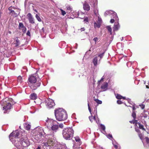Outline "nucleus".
<instances>
[{"mask_svg":"<svg viewBox=\"0 0 149 149\" xmlns=\"http://www.w3.org/2000/svg\"><path fill=\"white\" fill-rule=\"evenodd\" d=\"M21 133L18 130L13 131L9 135V138L17 149H25L30 142L26 137L22 136Z\"/></svg>","mask_w":149,"mask_h":149,"instance_id":"obj_1","label":"nucleus"},{"mask_svg":"<svg viewBox=\"0 0 149 149\" xmlns=\"http://www.w3.org/2000/svg\"><path fill=\"white\" fill-rule=\"evenodd\" d=\"M56 118L58 121L65 120L67 118V115L65 110L62 108L56 109L54 111Z\"/></svg>","mask_w":149,"mask_h":149,"instance_id":"obj_2","label":"nucleus"},{"mask_svg":"<svg viewBox=\"0 0 149 149\" xmlns=\"http://www.w3.org/2000/svg\"><path fill=\"white\" fill-rule=\"evenodd\" d=\"M89 3L91 6H93L94 8V14L97 18V22L100 24V27L102 23V20L101 18L100 17L99 14L98 13V10L97 9V0H89Z\"/></svg>","mask_w":149,"mask_h":149,"instance_id":"obj_3","label":"nucleus"},{"mask_svg":"<svg viewBox=\"0 0 149 149\" xmlns=\"http://www.w3.org/2000/svg\"><path fill=\"white\" fill-rule=\"evenodd\" d=\"M62 134L63 137L66 139H70L73 135L74 130L70 127L65 128L63 130Z\"/></svg>","mask_w":149,"mask_h":149,"instance_id":"obj_4","label":"nucleus"},{"mask_svg":"<svg viewBox=\"0 0 149 149\" xmlns=\"http://www.w3.org/2000/svg\"><path fill=\"white\" fill-rule=\"evenodd\" d=\"M34 130L36 133H37V134L35 135V137L36 139L38 141L40 139L41 136L45 135V134L42 128L41 127H37Z\"/></svg>","mask_w":149,"mask_h":149,"instance_id":"obj_5","label":"nucleus"},{"mask_svg":"<svg viewBox=\"0 0 149 149\" xmlns=\"http://www.w3.org/2000/svg\"><path fill=\"white\" fill-rule=\"evenodd\" d=\"M104 15H112V16L111 17L112 18L110 21V22L112 23L114 22V21H118V18L117 16L116 13L113 11H106L104 13Z\"/></svg>","mask_w":149,"mask_h":149,"instance_id":"obj_6","label":"nucleus"},{"mask_svg":"<svg viewBox=\"0 0 149 149\" xmlns=\"http://www.w3.org/2000/svg\"><path fill=\"white\" fill-rule=\"evenodd\" d=\"M47 136L49 139L47 142L42 143V146L45 147H49V146L52 145L53 143L54 140V136L53 134H48L47 135Z\"/></svg>","mask_w":149,"mask_h":149,"instance_id":"obj_7","label":"nucleus"},{"mask_svg":"<svg viewBox=\"0 0 149 149\" xmlns=\"http://www.w3.org/2000/svg\"><path fill=\"white\" fill-rule=\"evenodd\" d=\"M5 102L4 104H3V110L4 111L3 112L4 113H7L8 110L10 109L12 107V106L10 103L9 102H6L5 100H3L1 102V104H2L3 102Z\"/></svg>","mask_w":149,"mask_h":149,"instance_id":"obj_8","label":"nucleus"},{"mask_svg":"<svg viewBox=\"0 0 149 149\" xmlns=\"http://www.w3.org/2000/svg\"><path fill=\"white\" fill-rule=\"evenodd\" d=\"M40 81H37L36 78L35 81L34 82L33 84L31 85V88L32 90H35L40 86Z\"/></svg>","mask_w":149,"mask_h":149,"instance_id":"obj_9","label":"nucleus"},{"mask_svg":"<svg viewBox=\"0 0 149 149\" xmlns=\"http://www.w3.org/2000/svg\"><path fill=\"white\" fill-rule=\"evenodd\" d=\"M36 74H33L32 76L29 77V82L28 83L30 87L31 88V85L33 84L34 82H35L36 79Z\"/></svg>","mask_w":149,"mask_h":149,"instance_id":"obj_10","label":"nucleus"},{"mask_svg":"<svg viewBox=\"0 0 149 149\" xmlns=\"http://www.w3.org/2000/svg\"><path fill=\"white\" fill-rule=\"evenodd\" d=\"M54 122H56V121L52 119L47 118V119L46 120L45 125L48 128H50V127L52 128V127Z\"/></svg>","mask_w":149,"mask_h":149,"instance_id":"obj_11","label":"nucleus"},{"mask_svg":"<svg viewBox=\"0 0 149 149\" xmlns=\"http://www.w3.org/2000/svg\"><path fill=\"white\" fill-rule=\"evenodd\" d=\"M55 103L54 100L51 99H48L46 100V105H47L49 108H51L55 105Z\"/></svg>","mask_w":149,"mask_h":149,"instance_id":"obj_12","label":"nucleus"},{"mask_svg":"<svg viewBox=\"0 0 149 149\" xmlns=\"http://www.w3.org/2000/svg\"><path fill=\"white\" fill-rule=\"evenodd\" d=\"M27 16L29 21V22L31 23L34 24L35 23L34 19L32 15L30 13H28L27 15Z\"/></svg>","mask_w":149,"mask_h":149,"instance_id":"obj_13","label":"nucleus"},{"mask_svg":"<svg viewBox=\"0 0 149 149\" xmlns=\"http://www.w3.org/2000/svg\"><path fill=\"white\" fill-rule=\"evenodd\" d=\"M88 110L91 115V116H89V119L90 121H91V122H92L93 121V119H94V120H95V118L96 116L95 115L93 117V118L92 117V113L91 112V108L89 105V104L88 103Z\"/></svg>","mask_w":149,"mask_h":149,"instance_id":"obj_14","label":"nucleus"},{"mask_svg":"<svg viewBox=\"0 0 149 149\" xmlns=\"http://www.w3.org/2000/svg\"><path fill=\"white\" fill-rule=\"evenodd\" d=\"M101 88L103 91H105L107 90L108 88V83L107 82L103 83L102 84Z\"/></svg>","mask_w":149,"mask_h":149,"instance_id":"obj_15","label":"nucleus"},{"mask_svg":"<svg viewBox=\"0 0 149 149\" xmlns=\"http://www.w3.org/2000/svg\"><path fill=\"white\" fill-rule=\"evenodd\" d=\"M83 8L84 10L86 11H89L90 9V6L86 1H85L83 4Z\"/></svg>","mask_w":149,"mask_h":149,"instance_id":"obj_16","label":"nucleus"},{"mask_svg":"<svg viewBox=\"0 0 149 149\" xmlns=\"http://www.w3.org/2000/svg\"><path fill=\"white\" fill-rule=\"evenodd\" d=\"M117 21V22L115 23L114 25L113 26V30L114 31H117L120 28V25H119L118 23V19Z\"/></svg>","mask_w":149,"mask_h":149,"instance_id":"obj_17","label":"nucleus"},{"mask_svg":"<svg viewBox=\"0 0 149 149\" xmlns=\"http://www.w3.org/2000/svg\"><path fill=\"white\" fill-rule=\"evenodd\" d=\"M56 122H54L52 125V126L51 127L52 130L54 131V132H56L57 130H58L59 126L58 125L55 124L56 123Z\"/></svg>","mask_w":149,"mask_h":149,"instance_id":"obj_18","label":"nucleus"},{"mask_svg":"<svg viewBox=\"0 0 149 149\" xmlns=\"http://www.w3.org/2000/svg\"><path fill=\"white\" fill-rule=\"evenodd\" d=\"M24 127L26 130H29L31 127V125L30 124L25 123L24 124Z\"/></svg>","mask_w":149,"mask_h":149,"instance_id":"obj_19","label":"nucleus"},{"mask_svg":"<svg viewBox=\"0 0 149 149\" xmlns=\"http://www.w3.org/2000/svg\"><path fill=\"white\" fill-rule=\"evenodd\" d=\"M67 9V13H70L71 12H72V7H71L70 6H68L66 7Z\"/></svg>","mask_w":149,"mask_h":149,"instance_id":"obj_20","label":"nucleus"},{"mask_svg":"<svg viewBox=\"0 0 149 149\" xmlns=\"http://www.w3.org/2000/svg\"><path fill=\"white\" fill-rule=\"evenodd\" d=\"M30 98L32 100H36L37 98V96L36 93H32L30 95Z\"/></svg>","mask_w":149,"mask_h":149,"instance_id":"obj_21","label":"nucleus"},{"mask_svg":"<svg viewBox=\"0 0 149 149\" xmlns=\"http://www.w3.org/2000/svg\"><path fill=\"white\" fill-rule=\"evenodd\" d=\"M97 57H95L93 59V64L95 66H96L97 64Z\"/></svg>","mask_w":149,"mask_h":149,"instance_id":"obj_22","label":"nucleus"},{"mask_svg":"<svg viewBox=\"0 0 149 149\" xmlns=\"http://www.w3.org/2000/svg\"><path fill=\"white\" fill-rule=\"evenodd\" d=\"M100 128L103 131V133H104V132H105V125H104L101 124L100 125Z\"/></svg>","mask_w":149,"mask_h":149,"instance_id":"obj_23","label":"nucleus"},{"mask_svg":"<svg viewBox=\"0 0 149 149\" xmlns=\"http://www.w3.org/2000/svg\"><path fill=\"white\" fill-rule=\"evenodd\" d=\"M100 27V24H98L97 21V22H95L94 24V27L95 29L97 28H99Z\"/></svg>","mask_w":149,"mask_h":149,"instance_id":"obj_24","label":"nucleus"},{"mask_svg":"<svg viewBox=\"0 0 149 149\" xmlns=\"http://www.w3.org/2000/svg\"><path fill=\"white\" fill-rule=\"evenodd\" d=\"M16 47L18 46L20 44V41L19 40V39L17 38V39L16 40V42L15 43Z\"/></svg>","mask_w":149,"mask_h":149,"instance_id":"obj_25","label":"nucleus"},{"mask_svg":"<svg viewBox=\"0 0 149 149\" xmlns=\"http://www.w3.org/2000/svg\"><path fill=\"white\" fill-rule=\"evenodd\" d=\"M137 124L139 126V128L140 129H142L143 130H145V129L143 127V125L141 124L140 123L137 122Z\"/></svg>","mask_w":149,"mask_h":149,"instance_id":"obj_26","label":"nucleus"},{"mask_svg":"<svg viewBox=\"0 0 149 149\" xmlns=\"http://www.w3.org/2000/svg\"><path fill=\"white\" fill-rule=\"evenodd\" d=\"M107 28L108 30V31L110 32L111 35L112 34V32L111 26H108L107 27Z\"/></svg>","mask_w":149,"mask_h":149,"instance_id":"obj_27","label":"nucleus"},{"mask_svg":"<svg viewBox=\"0 0 149 149\" xmlns=\"http://www.w3.org/2000/svg\"><path fill=\"white\" fill-rule=\"evenodd\" d=\"M75 140L76 141L78 142L80 144L81 143V140L79 137L76 136L74 137Z\"/></svg>","mask_w":149,"mask_h":149,"instance_id":"obj_28","label":"nucleus"},{"mask_svg":"<svg viewBox=\"0 0 149 149\" xmlns=\"http://www.w3.org/2000/svg\"><path fill=\"white\" fill-rule=\"evenodd\" d=\"M17 80L18 82L21 83L22 81V78L20 76H19L17 77Z\"/></svg>","mask_w":149,"mask_h":149,"instance_id":"obj_29","label":"nucleus"},{"mask_svg":"<svg viewBox=\"0 0 149 149\" xmlns=\"http://www.w3.org/2000/svg\"><path fill=\"white\" fill-rule=\"evenodd\" d=\"M23 25H24V24H23V23H22V22H20V23H19V29H20L22 30V27H23Z\"/></svg>","mask_w":149,"mask_h":149,"instance_id":"obj_30","label":"nucleus"},{"mask_svg":"<svg viewBox=\"0 0 149 149\" xmlns=\"http://www.w3.org/2000/svg\"><path fill=\"white\" fill-rule=\"evenodd\" d=\"M95 101L97 103H98V104H102V102L101 100H99L98 99H95Z\"/></svg>","mask_w":149,"mask_h":149,"instance_id":"obj_31","label":"nucleus"},{"mask_svg":"<svg viewBox=\"0 0 149 149\" xmlns=\"http://www.w3.org/2000/svg\"><path fill=\"white\" fill-rule=\"evenodd\" d=\"M116 97L117 99H122L123 97L121 95H120V94H117L116 95Z\"/></svg>","mask_w":149,"mask_h":149,"instance_id":"obj_32","label":"nucleus"},{"mask_svg":"<svg viewBox=\"0 0 149 149\" xmlns=\"http://www.w3.org/2000/svg\"><path fill=\"white\" fill-rule=\"evenodd\" d=\"M36 17L37 18V19L38 20V21H39V22H41V18H40L39 16L38 15V14H36Z\"/></svg>","mask_w":149,"mask_h":149,"instance_id":"obj_33","label":"nucleus"},{"mask_svg":"<svg viewBox=\"0 0 149 149\" xmlns=\"http://www.w3.org/2000/svg\"><path fill=\"white\" fill-rule=\"evenodd\" d=\"M26 28L24 26V25L23 26V27H22V31L23 33H25L26 32Z\"/></svg>","mask_w":149,"mask_h":149,"instance_id":"obj_34","label":"nucleus"},{"mask_svg":"<svg viewBox=\"0 0 149 149\" xmlns=\"http://www.w3.org/2000/svg\"><path fill=\"white\" fill-rule=\"evenodd\" d=\"M132 115L134 119H135L136 118V114L135 111H133Z\"/></svg>","mask_w":149,"mask_h":149,"instance_id":"obj_35","label":"nucleus"},{"mask_svg":"<svg viewBox=\"0 0 149 149\" xmlns=\"http://www.w3.org/2000/svg\"><path fill=\"white\" fill-rule=\"evenodd\" d=\"M132 106H130V105H129V106H130V107H132V109H133V111H134L136 109V108L135 107V106L134 105V103H132Z\"/></svg>","mask_w":149,"mask_h":149,"instance_id":"obj_36","label":"nucleus"},{"mask_svg":"<svg viewBox=\"0 0 149 149\" xmlns=\"http://www.w3.org/2000/svg\"><path fill=\"white\" fill-rule=\"evenodd\" d=\"M138 135L141 139H143V135L142 134H141L140 132H139V133H138Z\"/></svg>","mask_w":149,"mask_h":149,"instance_id":"obj_37","label":"nucleus"},{"mask_svg":"<svg viewBox=\"0 0 149 149\" xmlns=\"http://www.w3.org/2000/svg\"><path fill=\"white\" fill-rule=\"evenodd\" d=\"M61 11V13L62 15H64L66 13V12L65 11L63 10L62 9H60Z\"/></svg>","mask_w":149,"mask_h":149,"instance_id":"obj_38","label":"nucleus"},{"mask_svg":"<svg viewBox=\"0 0 149 149\" xmlns=\"http://www.w3.org/2000/svg\"><path fill=\"white\" fill-rule=\"evenodd\" d=\"M144 139L147 143L148 144L149 143V138L148 137H146Z\"/></svg>","mask_w":149,"mask_h":149,"instance_id":"obj_39","label":"nucleus"},{"mask_svg":"<svg viewBox=\"0 0 149 149\" xmlns=\"http://www.w3.org/2000/svg\"><path fill=\"white\" fill-rule=\"evenodd\" d=\"M107 136L108 138L109 139H110L111 138L112 139L113 138L112 136L111 135V134H109L108 135H107Z\"/></svg>","mask_w":149,"mask_h":149,"instance_id":"obj_40","label":"nucleus"},{"mask_svg":"<svg viewBox=\"0 0 149 149\" xmlns=\"http://www.w3.org/2000/svg\"><path fill=\"white\" fill-rule=\"evenodd\" d=\"M76 13L77 15H75V16H79V13L78 12H73V14L74 15Z\"/></svg>","mask_w":149,"mask_h":149,"instance_id":"obj_41","label":"nucleus"},{"mask_svg":"<svg viewBox=\"0 0 149 149\" xmlns=\"http://www.w3.org/2000/svg\"><path fill=\"white\" fill-rule=\"evenodd\" d=\"M104 52H103V53L100 54V55H98V56L100 57V58H102V57H103L104 54Z\"/></svg>","mask_w":149,"mask_h":149,"instance_id":"obj_42","label":"nucleus"},{"mask_svg":"<svg viewBox=\"0 0 149 149\" xmlns=\"http://www.w3.org/2000/svg\"><path fill=\"white\" fill-rule=\"evenodd\" d=\"M126 100H127L128 102L129 103H130L131 104H132V103H131V101L128 98H127L126 99Z\"/></svg>","mask_w":149,"mask_h":149,"instance_id":"obj_43","label":"nucleus"},{"mask_svg":"<svg viewBox=\"0 0 149 149\" xmlns=\"http://www.w3.org/2000/svg\"><path fill=\"white\" fill-rule=\"evenodd\" d=\"M133 124H134V123H135V124H137L138 121L134 119L133 120Z\"/></svg>","mask_w":149,"mask_h":149,"instance_id":"obj_44","label":"nucleus"},{"mask_svg":"<svg viewBox=\"0 0 149 149\" xmlns=\"http://www.w3.org/2000/svg\"><path fill=\"white\" fill-rule=\"evenodd\" d=\"M113 145H114V146L115 148H118V147L117 145V143H116L115 144L114 142H113Z\"/></svg>","mask_w":149,"mask_h":149,"instance_id":"obj_45","label":"nucleus"},{"mask_svg":"<svg viewBox=\"0 0 149 149\" xmlns=\"http://www.w3.org/2000/svg\"><path fill=\"white\" fill-rule=\"evenodd\" d=\"M11 8H12L11 7H10L8 8V10L10 11V12L11 13H15L14 10H12Z\"/></svg>","mask_w":149,"mask_h":149,"instance_id":"obj_46","label":"nucleus"},{"mask_svg":"<svg viewBox=\"0 0 149 149\" xmlns=\"http://www.w3.org/2000/svg\"><path fill=\"white\" fill-rule=\"evenodd\" d=\"M93 40L95 41V43H96V41H97L98 40V39L97 37H95V38H93Z\"/></svg>","mask_w":149,"mask_h":149,"instance_id":"obj_47","label":"nucleus"},{"mask_svg":"<svg viewBox=\"0 0 149 149\" xmlns=\"http://www.w3.org/2000/svg\"><path fill=\"white\" fill-rule=\"evenodd\" d=\"M104 78L103 77H102L101 78L100 81H98V83H99V84H100V82H101V81H103V80L104 79Z\"/></svg>","mask_w":149,"mask_h":149,"instance_id":"obj_48","label":"nucleus"},{"mask_svg":"<svg viewBox=\"0 0 149 149\" xmlns=\"http://www.w3.org/2000/svg\"><path fill=\"white\" fill-rule=\"evenodd\" d=\"M122 101L120 100H118L117 101V103L118 104H121V103H122Z\"/></svg>","mask_w":149,"mask_h":149,"instance_id":"obj_49","label":"nucleus"},{"mask_svg":"<svg viewBox=\"0 0 149 149\" xmlns=\"http://www.w3.org/2000/svg\"><path fill=\"white\" fill-rule=\"evenodd\" d=\"M141 108V109H144V107H145V105H144V104H141V105H140Z\"/></svg>","mask_w":149,"mask_h":149,"instance_id":"obj_50","label":"nucleus"},{"mask_svg":"<svg viewBox=\"0 0 149 149\" xmlns=\"http://www.w3.org/2000/svg\"><path fill=\"white\" fill-rule=\"evenodd\" d=\"M59 126L61 128H63V123H61V124L59 125Z\"/></svg>","mask_w":149,"mask_h":149,"instance_id":"obj_51","label":"nucleus"},{"mask_svg":"<svg viewBox=\"0 0 149 149\" xmlns=\"http://www.w3.org/2000/svg\"><path fill=\"white\" fill-rule=\"evenodd\" d=\"M85 30L84 27L81 28L80 29V30L81 31H84Z\"/></svg>","mask_w":149,"mask_h":149,"instance_id":"obj_52","label":"nucleus"},{"mask_svg":"<svg viewBox=\"0 0 149 149\" xmlns=\"http://www.w3.org/2000/svg\"><path fill=\"white\" fill-rule=\"evenodd\" d=\"M142 115L143 116V117L144 118H146L148 117V115L147 114H142Z\"/></svg>","mask_w":149,"mask_h":149,"instance_id":"obj_53","label":"nucleus"},{"mask_svg":"<svg viewBox=\"0 0 149 149\" xmlns=\"http://www.w3.org/2000/svg\"><path fill=\"white\" fill-rule=\"evenodd\" d=\"M26 35L28 36H30V33L29 31H28L26 33Z\"/></svg>","mask_w":149,"mask_h":149,"instance_id":"obj_54","label":"nucleus"},{"mask_svg":"<svg viewBox=\"0 0 149 149\" xmlns=\"http://www.w3.org/2000/svg\"><path fill=\"white\" fill-rule=\"evenodd\" d=\"M136 131L137 132H138V133H139V132H140V130H139V129H138V128H136Z\"/></svg>","mask_w":149,"mask_h":149,"instance_id":"obj_55","label":"nucleus"},{"mask_svg":"<svg viewBox=\"0 0 149 149\" xmlns=\"http://www.w3.org/2000/svg\"><path fill=\"white\" fill-rule=\"evenodd\" d=\"M84 21H85V22H88V18L86 17L84 18Z\"/></svg>","mask_w":149,"mask_h":149,"instance_id":"obj_56","label":"nucleus"},{"mask_svg":"<svg viewBox=\"0 0 149 149\" xmlns=\"http://www.w3.org/2000/svg\"><path fill=\"white\" fill-rule=\"evenodd\" d=\"M98 149H104L102 147H100Z\"/></svg>","mask_w":149,"mask_h":149,"instance_id":"obj_57","label":"nucleus"},{"mask_svg":"<svg viewBox=\"0 0 149 149\" xmlns=\"http://www.w3.org/2000/svg\"><path fill=\"white\" fill-rule=\"evenodd\" d=\"M34 10L35 12H36V13H38V11L37 10H36V9H35Z\"/></svg>","mask_w":149,"mask_h":149,"instance_id":"obj_58","label":"nucleus"},{"mask_svg":"<svg viewBox=\"0 0 149 149\" xmlns=\"http://www.w3.org/2000/svg\"><path fill=\"white\" fill-rule=\"evenodd\" d=\"M37 149H40V147L38 146V147Z\"/></svg>","mask_w":149,"mask_h":149,"instance_id":"obj_59","label":"nucleus"},{"mask_svg":"<svg viewBox=\"0 0 149 149\" xmlns=\"http://www.w3.org/2000/svg\"><path fill=\"white\" fill-rule=\"evenodd\" d=\"M123 99H126L125 97H122V98Z\"/></svg>","mask_w":149,"mask_h":149,"instance_id":"obj_60","label":"nucleus"},{"mask_svg":"<svg viewBox=\"0 0 149 149\" xmlns=\"http://www.w3.org/2000/svg\"><path fill=\"white\" fill-rule=\"evenodd\" d=\"M130 122L131 123H133V120L130 121Z\"/></svg>","mask_w":149,"mask_h":149,"instance_id":"obj_61","label":"nucleus"},{"mask_svg":"<svg viewBox=\"0 0 149 149\" xmlns=\"http://www.w3.org/2000/svg\"><path fill=\"white\" fill-rule=\"evenodd\" d=\"M96 122L97 123H99V120H98L97 121H96Z\"/></svg>","mask_w":149,"mask_h":149,"instance_id":"obj_62","label":"nucleus"},{"mask_svg":"<svg viewBox=\"0 0 149 149\" xmlns=\"http://www.w3.org/2000/svg\"><path fill=\"white\" fill-rule=\"evenodd\" d=\"M123 37H122V39H121V40H123Z\"/></svg>","mask_w":149,"mask_h":149,"instance_id":"obj_63","label":"nucleus"},{"mask_svg":"<svg viewBox=\"0 0 149 149\" xmlns=\"http://www.w3.org/2000/svg\"><path fill=\"white\" fill-rule=\"evenodd\" d=\"M57 149H62V148H57Z\"/></svg>","mask_w":149,"mask_h":149,"instance_id":"obj_64","label":"nucleus"}]
</instances>
